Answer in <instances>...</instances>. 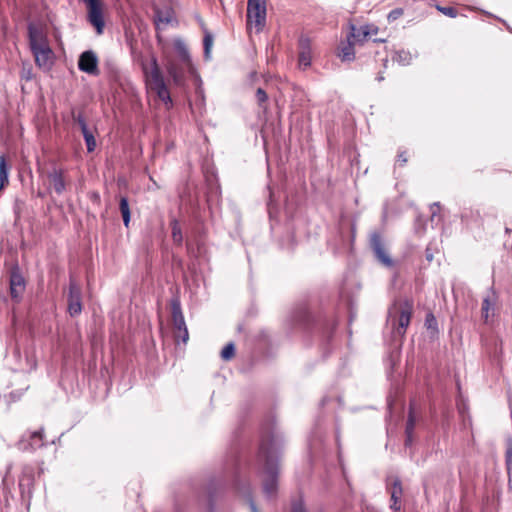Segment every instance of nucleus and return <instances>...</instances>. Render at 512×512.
<instances>
[{
    "mask_svg": "<svg viewBox=\"0 0 512 512\" xmlns=\"http://www.w3.org/2000/svg\"><path fill=\"white\" fill-rule=\"evenodd\" d=\"M413 409H414V404L411 403L410 408H409V415H408V420H407V424H406V429H405V434H406L405 445L406 446H410L413 441V431H414V427H415V417L413 414Z\"/></svg>",
    "mask_w": 512,
    "mask_h": 512,
    "instance_id": "nucleus-19",
    "label": "nucleus"
},
{
    "mask_svg": "<svg viewBox=\"0 0 512 512\" xmlns=\"http://www.w3.org/2000/svg\"><path fill=\"white\" fill-rule=\"evenodd\" d=\"M496 301L497 296L494 290H491L490 293L483 298L481 316L485 323L488 322L490 316H494Z\"/></svg>",
    "mask_w": 512,
    "mask_h": 512,
    "instance_id": "nucleus-14",
    "label": "nucleus"
},
{
    "mask_svg": "<svg viewBox=\"0 0 512 512\" xmlns=\"http://www.w3.org/2000/svg\"><path fill=\"white\" fill-rule=\"evenodd\" d=\"M299 56L298 61L299 65L303 68H307L311 65L312 60V50H311V42L308 37L301 36L299 38Z\"/></svg>",
    "mask_w": 512,
    "mask_h": 512,
    "instance_id": "nucleus-12",
    "label": "nucleus"
},
{
    "mask_svg": "<svg viewBox=\"0 0 512 512\" xmlns=\"http://www.w3.org/2000/svg\"><path fill=\"white\" fill-rule=\"evenodd\" d=\"M171 230H172V239L173 241L180 245L183 241L182 231L180 224L177 219H172L170 222Z\"/></svg>",
    "mask_w": 512,
    "mask_h": 512,
    "instance_id": "nucleus-24",
    "label": "nucleus"
},
{
    "mask_svg": "<svg viewBox=\"0 0 512 512\" xmlns=\"http://www.w3.org/2000/svg\"><path fill=\"white\" fill-rule=\"evenodd\" d=\"M82 134H83V137H84V140L86 143L87 151L93 152L96 148V140H95L93 132L91 130L87 129V130L82 131Z\"/></svg>",
    "mask_w": 512,
    "mask_h": 512,
    "instance_id": "nucleus-29",
    "label": "nucleus"
},
{
    "mask_svg": "<svg viewBox=\"0 0 512 512\" xmlns=\"http://www.w3.org/2000/svg\"><path fill=\"white\" fill-rule=\"evenodd\" d=\"M383 79H384L383 75H381V74H380V75H378V77H377V80H378V81H382Z\"/></svg>",
    "mask_w": 512,
    "mask_h": 512,
    "instance_id": "nucleus-43",
    "label": "nucleus"
},
{
    "mask_svg": "<svg viewBox=\"0 0 512 512\" xmlns=\"http://www.w3.org/2000/svg\"><path fill=\"white\" fill-rule=\"evenodd\" d=\"M506 466H507V473H512V439L508 441V448L506 451Z\"/></svg>",
    "mask_w": 512,
    "mask_h": 512,
    "instance_id": "nucleus-32",
    "label": "nucleus"
},
{
    "mask_svg": "<svg viewBox=\"0 0 512 512\" xmlns=\"http://www.w3.org/2000/svg\"><path fill=\"white\" fill-rule=\"evenodd\" d=\"M28 445L32 450L39 449L45 445L44 443V429L41 428L37 431H34L29 436Z\"/></svg>",
    "mask_w": 512,
    "mask_h": 512,
    "instance_id": "nucleus-22",
    "label": "nucleus"
},
{
    "mask_svg": "<svg viewBox=\"0 0 512 512\" xmlns=\"http://www.w3.org/2000/svg\"><path fill=\"white\" fill-rule=\"evenodd\" d=\"M350 29L351 32L348 38H350V40L352 39L353 42H362L366 40L368 35L377 32V28L371 27L369 25L356 27L355 25L351 24Z\"/></svg>",
    "mask_w": 512,
    "mask_h": 512,
    "instance_id": "nucleus-15",
    "label": "nucleus"
},
{
    "mask_svg": "<svg viewBox=\"0 0 512 512\" xmlns=\"http://www.w3.org/2000/svg\"><path fill=\"white\" fill-rule=\"evenodd\" d=\"M82 293L80 285L72 278L69 282L68 292V312L70 316L74 317L82 311Z\"/></svg>",
    "mask_w": 512,
    "mask_h": 512,
    "instance_id": "nucleus-8",
    "label": "nucleus"
},
{
    "mask_svg": "<svg viewBox=\"0 0 512 512\" xmlns=\"http://www.w3.org/2000/svg\"><path fill=\"white\" fill-rule=\"evenodd\" d=\"M403 14V9L401 8H396V9H393L389 12L388 14V20L389 21H395L397 20L400 16H402Z\"/></svg>",
    "mask_w": 512,
    "mask_h": 512,
    "instance_id": "nucleus-34",
    "label": "nucleus"
},
{
    "mask_svg": "<svg viewBox=\"0 0 512 512\" xmlns=\"http://www.w3.org/2000/svg\"><path fill=\"white\" fill-rule=\"evenodd\" d=\"M294 320L299 324H305L310 319V313L306 306H300L294 312Z\"/></svg>",
    "mask_w": 512,
    "mask_h": 512,
    "instance_id": "nucleus-26",
    "label": "nucleus"
},
{
    "mask_svg": "<svg viewBox=\"0 0 512 512\" xmlns=\"http://www.w3.org/2000/svg\"><path fill=\"white\" fill-rule=\"evenodd\" d=\"M216 490V482L213 480L208 483V485L205 488V495L208 502V510L209 512L214 511V505H213V498Z\"/></svg>",
    "mask_w": 512,
    "mask_h": 512,
    "instance_id": "nucleus-25",
    "label": "nucleus"
},
{
    "mask_svg": "<svg viewBox=\"0 0 512 512\" xmlns=\"http://www.w3.org/2000/svg\"><path fill=\"white\" fill-rule=\"evenodd\" d=\"M426 258H427L428 261H432V259H433V256H432L431 253H429L428 249L426 250Z\"/></svg>",
    "mask_w": 512,
    "mask_h": 512,
    "instance_id": "nucleus-42",
    "label": "nucleus"
},
{
    "mask_svg": "<svg viewBox=\"0 0 512 512\" xmlns=\"http://www.w3.org/2000/svg\"><path fill=\"white\" fill-rule=\"evenodd\" d=\"M402 493H403V489H402L401 480L398 477H396L392 483V489H391L392 504L390 505V508L395 512L400 510L399 502H400Z\"/></svg>",
    "mask_w": 512,
    "mask_h": 512,
    "instance_id": "nucleus-18",
    "label": "nucleus"
},
{
    "mask_svg": "<svg viewBox=\"0 0 512 512\" xmlns=\"http://www.w3.org/2000/svg\"><path fill=\"white\" fill-rule=\"evenodd\" d=\"M398 162H400L401 165H404L407 162V158L404 152L398 154Z\"/></svg>",
    "mask_w": 512,
    "mask_h": 512,
    "instance_id": "nucleus-40",
    "label": "nucleus"
},
{
    "mask_svg": "<svg viewBox=\"0 0 512 512\" xmlns=\"http://www.w3.org/2000/svg\"><path fill=\"white\" fill-rule=\"evenodd\" d=\"M158 20L162 23H170L172 18L169 13L167 15L162 16L160 12H157Z\"/></svg>",
    "mask_w": 512,
    "mask_h": 512,
    "instance_id": "nucleus-38",
    "label": "nucleus"
},
{
    "mask_svg": "<svg viewBox=\"0 0 512 512\" xmlns=\"http://www.w3.org/2000/svg\"><path fill=\"white\" fill-rule=\"evenodd\" d=\"M47 177L52 183L55 192L58 195L62 194L66 187L63 171L61 169L54 168L52 171L48 172Z\"/></svg>",
    "mask_w": 512,
    "mask_h": 512,
    "instance_id": "nucleus-17",
    "label": "nucleus"
},
{
    "mask_svg": "<svg viewBox=\"0 0 512 512\" xmlns=\"http://www.w3.org/2000/svg\"><path fill=\"white\" fill-rule=\"evenodd\" d=\"M510 232H511V229L506 228V233H510Z\"/></svg>",
    "mask_w": 512,
    "mask_h": 512,
    "instance_id": "nucleus-44",
    "label": "nucleus"
},
{
    "mask_svg": "<svg viewBox=\"0 0 512 512\" xmlns=\"http://www.w3.org/2000/svg\"><path fill=\"white\" fill-rule=\"evenodd\" d=\"M508 487L512 490V473L508 474Z\"/></svg>",
    "mask_w": 512,
    "mask_h": 512,
    "instance_id": "nucleus-41",
    "label": "nucleus"
},
{
    "mask_svg": "<svg viewBox=\"0 0 512 512\" xmlns=\"http://www.w3.org/2000/svg\"><path fill=\"white\" fill-rule=\"evenodd\" d=\"M26 288L25 278L18 266L10 271V294L13 299H20Z\"/></svg>",
    "mask_w": 512,
    "mask_h": 512,
    "instance_id": "nucleus-10",
    "label": "nucleus"
},
{
    "mask_svg": "<svg viewBox=\"0 0 512 512\" xmlns=\"http://www.w3.org/2000/svg\"><path fill=\"white\" fill-rule=\"evenodd\" d=\"M291 512H307V511L304 508L302 502H296L293 504Z\"/></svg>",
    "mask_w": 512,
    "mask_h": 512,
    "instance_id": "nucleus-36",
    "label": "nucleus"
},
{
    "mask_svg": "<svg viewBox=\"0 0 512 512\" xmlns=\"http://www.w3.org/2000/svg\"><path fill=\"white\" fill-rule=\"evenodd\" d=\"M256 99L258 104L262 106V104L268 100V95L262 88H258L256 91Z\"/></svg>",
    "mask_w": 512,
    "mask_h": 512,
    "instance_id": "nucleus-33",
    "label": "nucleus"
},
{
    "mask_svg": "<svg viewBox=\"0 0 512 512\" xmlns=\"http://www.w3.org/2000/svg\"><path fill=\"white\" fill-rule=\"evenodd\" d=\"M369 245L376 260L387 268H392L394 266V261L390 257L388 250L386 248V243L379 232H372L370 234Z\"/></svg>",
    "mask_w": 512,
    "mask_h": 512,
    "instance_id": "nucleus-7",
    "label": "nucleus"
},
{
    "mask_svg": "<svg viewBox=\"0 0 512 512\" xmlns=\"http://www.w3.org/2000/svg\"><path fill=\"white\" fill-rule=\"evenodd\" d=\"M339 57L342 61H352L355 58L354 44L348 38L347 43H342L340 46Z\"/></svg>",
    "mask_w": 512,
    "mask_h": 512,
    "instance_id": "nucleus-20",
    "label": "nucleus"
},
{
    "mask_svg": "<svg viewBox=\"0 0 512 512\" xmlns=\"http://www.w3.org/2000/svg\"><path fill=\"white\" fill-rule=\"evenodd\" d=\"M172 324L174 328V337L181 340L184 344L189 339L188 329L182 313L181 302L178 297H173L170 300Z\"/></svg>",
    "mask_w": 512,
    "mask_h": 512,
    "instance_id": "nucleus-5",
    "label": "nucleus"
},
{
    "mask_svg": "<svg viewBox=\"0 0 512 512\" xmlns=\"http://www.w3.org/2000/svg\"><path fill=\"white\" fill-rule=\"evenodd\" d=\"M78 68L80 71L89 75L97 76L99 74V69L96 53L92 50H87L81 53L78 60Z\"/></svg>",
    "mask_w": 512,
    "mask_h": 512,
    "instance_id": "nucleus-9",
    "label": "nucleus"
},
{
    "mask_svg": "<svg viewBox=\"0 0 512 512\" xmlns=\"http://www.w3.org/2000/svg\"><path fill=\"white\" fill-rule=\"evenodd\" d=\"M213 45V36L208 31H205V35L203 38V47H204V57L206 60L211 57V49Z\"/></svg>",
    "mask_w": 512,
    "mask_h": 512,
    "instance_id": "nucleus-28",
    "label": "nucleus"
},
{
    "mask_svg": "<svg viewBox=\"0 0 512 512\" xmlns=\"http://www.w3.org/2000/svg\"><path fill=\"white\" fill-rule=\"evenodd\" d=\"M282 438L274 427L262 431L259 452L257 456L258 465L265 474L263 480V491L267 498H273L277 493L278 486V451Z\"/></svg>",
    "mask_w": 512,
    "mask_h": 512,
    "instance_id": "nucleus-1",
    "label": "nucleus"
},
{
    "mask_svg": "<svg viewBox=\"0 0 512 512\" xmlns=\"http://www.w3.org/2000/svg\"><path fill=\"white\" fill-rule=\"evenodd\" d=\"M412 58V54L409 51L400 50L395 53L392 59L401 65H409Z\"/></svg>",
    "mask_w": 512,
    "mask_h": 512,
    "instance_id": "nucleus-27",
    "label": "nucleus"
},
{
    "mask_svg": "<svg viewBox=\"0 0 512 512\" xmlns=\"http://www.w3.org/2000/svg\"><path fill=\"white\" fill-rule=\"evenodd\" d=\"M140 66L147 90L154 93L165 105L171 104L172 99L170 92L160 69L157 57L152 54L150 59L141 58Z\"/></svg>",
    "mask_w": 512,
    "mask_h": 512,
    "instance_id": "nucleus-2",
    "label": "nucleus"
},
{
    "mask_svg": "<svg viewBox=\"0 0 512 512\" xmlns=\"http://www.w3.org/2000/svg\"><path fill=\"white\" fill-rule=\"evenodd\" d=\"M74 120L79 125V127L81 129V132L84 131V130L89 129L88 126H87L86 120H85V118H84V116L82 114H78L77 116H75Z\"/></svg>",
    "mask_w": 512,
    "mask_h": 512,
    "instance_id": "nucleus-35",
    "label": "nucleus"
},
{
    "mask_svg": "<svg viewBox=\"0 0 512 512\" xmlns=\"http://www.w3.org/2000/svg\"><path fill=\"white\" fill-rule=\"evenodd\" d=\"M413 305L409 301L395 302L388 310L387 324L391 326L393 337L403 338L410 324Z\"/></svg>",
    "mask_w": 512,
    "mask_h": 512,
    "instance_id": "nucleus-4",
    "label": "nucleus"
},
{
    "mask_svg": "<svg viewBox=\"0 0 512 512\" xmlns=\"http://www.w3.org/2000/svg\"><path fill=\"white\" fill-rule=\"evenodd\" d=\"M235 354V346L232 342L228 343L221 351V357L223 360H230Z\"/></svg>",
    "mask_w": 512,
    "mask_h": 512,
    "instance_id": "nucleus-30",
    "label": "nucleus"
},
{
    "mask_svg": "<svg viewBox=\"0 0 512 512\" xmlns=\"http://www.w3.org/2000/svg\"><path fill=\"white\" fill-rule=\"evenodd\" d=\"M234 485L239 494L248 500L251 512H260L252 498L251 487L249 483L242 484L238 476H235Z\"/></svg>",
    "mask_w": 512,
    "mask_h": 512,
    "instance_id": "nucleus-16",
    "label": "nucleus"
},
{
    "mask_svg": "<svg viewBox=\"0 0 512 512\" xmlns=\"http://www.w3.org/2000/svg\"><path fill=\"white\" fill-rule=\"evenodd\" d=\"M247 24L261 32L266 24V0H248Z\"/></svg>",
    "mask_w": 512,
    "mask_h": 512,
    "instance_id": "nucleus-6",
    "label": "nucleus"
},
{
    "mask_svg": "<svg viewBox=\"0 0 512 512\" xmlns=\"http://www.w3.org/2000/svg\"><path fill=\"white\" fill-rule=\"evenodd\" d=\"M165 68L176 85L184 83L187 67L182 62L178 63L176 60L167 57L165 59Z\"/></svg>",
    "mask_w": 512,
    "mask_h": 512,
    "instance_id": "nucleus-11",
    "label": "nucleus"
},
{
    "mask_svg": "<svg viewBox=\"0 0 512 512\" xmlns=\"http://www.w3.org/2000/svg\"><path fill=\"white\" fill-rule=\"evenodd\" d=\"M28 40L35 64L43 70H49L53 64L54 53L43 28L33 22L28 24Z\"/></svg>",
    "mask_w": 512,
    "mask_h": 512,
    "instance_id": "nucleus-3",
    "label": "nucleus"
},
{
    "mask_svg": "<svg viewBox=\"0 0 512 512\" xmlns=\"http://www.w3.org/2000/svg\"><path fill=\"white\" fill-rule=\"evenodd\" d=\"M439 211V204L438 203H434L432 206H431V218L433 219L437 212Z\"/></svg>",
    "mask_w": 512,
    "mask_h": 512,
    "instance_id": "nucleus-39",
    "label": "nucleus"
},
{
    "mask_svg": "<svg viewBox=\"0 0 512 512\" xmlns=\"http://www.w3.org/2000/svg\"><path fill=\"white\" fill-rule=\"evenodd\" d=\"M21 78L26 80V81H29L32 79V71L31 69H23L22 72H21Z\"/></svg>",
    "mask_w": 512,
    "mask_h": 512,
    "instance_id": "nucleus-37",
    "label": "nucleus"
},
{
    "mask_svg": "<svg viewBox=\"0 0 512 512\" xmlns=\"http://www.w3.org/2000/svg\"><path fill=\"white\" fill-rule=\"evenodd\" d=\"M173 46H174L175 52L178 55L179 61L182 62L183 65H185L187 67V70L189 72H192L193 64H192L191 56H190V53H189L186 43L181 38H176L173 41Z\"/></svg>",
    "mask_w": 512,
    "mask_h": 512,
    "instance_id": "nucleus-13",
    "label": "nucleus"
},
{
    "mask_svg": "<svg viewBox=\"0 0 512 512\" xmlns=\"http://www.w3.org/2000/svg\"><path fill=\"white\" fill-rule=\"evenodd\" d=\"M436 9L439 12H441L442 14H444L448 17H451V18H455L458 15L457 10L451 6L444 7V6L437 5Z\"/></svg>",
    "mask_w": 512,
    "mask_h": 512,
    "instance_id": "nucleus-31",
    "label": "nucleus"
},
{
    "mask_svg": "<svg viewBox=\"0 0 512 512\" xmlns=\"http://www.w3.org/2000/svg\"><path fill=\"white\" fill-rule=\"evenodd\" d=\"M119 210L121 212L123 223L125 227L129 226L130 219H131V213H130V207L128 203V199L126 197H121L119 201Z\"/></svg>",
    "mask_w": 512,
    "mask_h": 512,
    "instance_id": "nucleus-23",
    "label": "nucleus"
},
{
    "mask_svg": "<svg viewBox=\"0 0 512 512\" xmlns=\"http://www.w3.org/2000/svg\"><path fill=\"white\" fill-rule=\"evenodd\" d=\"M9 171L10 167L7 164L5 156L0 155V192L9 183Z\"/></svg>",
    "mask_w": 512,
    "mask_h": 512,
    "instance_id": "nucleus-21",
    "label": "nucleus"
}]
</instances>
